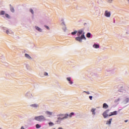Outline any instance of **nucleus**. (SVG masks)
Instances as JSON below:
<instances>
[{
    "instance_id": "nucleus-1",
    "label": "nucleus",
    "mask_w": 129,
    "mask_h": 129,
    "mask_svg": "<svg viewBox=\"0 0 129 129\" xmlns=\"http://www.w3.org/2000/svg\"><path fill=\"white\" fill-rule=\"evenodd\" d=\"M72 35H76L77 34V36L78 37H77L75 38L76 41H78V42H79L80 43H82V40H86V37H85V32H84V31L83 30H80L77 31V30H75V31L72 32Z\"/></svg>"
},
{
    "instance_id": "nucleus-27",
    "label": "nucleus",
    "mask_w": 129,
    "mask_h": 129,
    "mask_svg": "<svg viewBox=\"0 0 129 129\" xmlns=\"http://www.w3.org/2000/svg\"><path fill=\"white\" fill-rule=\"evenodd\" d=\"M119 100H120V99L118 98L115 101V102H117L119 101Z\"/></svg>"
},
{
    "instance_id": "nucleus-18",
    "label": "nucleus",
    "mask_w": 129,
    "mask_h": 129,
    "mask_svg": "<svg viewBox=\"0 0 129 129\" xmlns=\"http://www.w3.org/2000/svg\"><path fill=\"white\" fill-rule=\"evenodd\" d=\"M87 38H90L91 37V34L90 33H88L86 35Z\"/></svg>"
},
{
    "instance_id": "nucleus-29",
    "label": "nucleus",
    "mask_w": 129,
    "mask_h": 129,
    "mask_svg": "<svg viewBox=\"0 0 129 129\" xmlns=\"http://www.w3.org/2000/svg\"><path fill=\"white\" fill-rule=\"evenodd\" d=\"M89 99H90V100H92V96H89Z\"/></svg>"
},
{
    "instance_id": "nucleus-30",
    "label": "nucleus",
    "mask_w": 129,
    "mask_h": 129,
    "mask_svg": "<svg viewBox=\"0 0 129 129\" xmlns=\"http://www.w3.org/2000/svg\"><path fill=\"white\" fill-rule=\"evenodd\" d=\"M84 92H86V93L87 94H90V93H89V92H86V91H84Z\"/></svg>"
},
{
    "instance_id": "nucleus-16",
    "label": "nucleus",
    "mask_w": 129,
    "mask_h": 129,
    "mask_svg": "<svg viewBox=\"0 0 129 129\" xmlns=\"http://www.w3.org/2000/svg\"><path fill=\"white\" fill-rule=\"evenodd\" d=\"M31 106L32 107H38V106H39V105H38L37 104H34L31 105Z\"/></svg>"
},
{
    "instance_id": "nucleus-32",
    "label": "nucleus",
    "mask_w": 129,
    "mask_h": 129,
    "mask_svg": "<svg viewBox=\"0 0 129 129\" xmlns=\"http://www.w3.org/2000/svg\"><path fill=\"white\" fill-rule=\"evenodd\" d=\"M21 129H25V128L24 127V126H22Z\"/></svg>"
},
{
    "instance_id": "nucleus-21",
    "label": "nucleus",
    "mask_w": 129,
    "mask_h": 129,
    "mask_svg": "<svg viewBox=\"0 0 129 129\" xmlns=\"http://www.w3.org/2000/svg\"><path fill=\"white\" fill-rule=\"evenodd\" d=\"M6 18H7V19H10V15L8 14H5Z\"/></svg>"
},
{
    "instance_id": "nucleus-10",
    "label": "nucleus",
    "mask_w": 129,
    "mask_h": 129,
    "mask_svg": "<svg viewBox=\"0 0 129 129\" xmlns=\"http://www.w3.org/2000/svg\"><path fill=\"white\" fill-rule=\"evenodd\" d=\"M25 56L26 58L29 59V60H31V59H32V57L28 54L25 53Z\"/></svg>"
},
{
    "instance_id": "nucleus-25",
    "label": "nucleus",
    "mask_w": 129,
    "mask_h": 129,
    "mask_svg": "<svg viewBox=\"0 0 129 129\" xmlns=\"http://www.w3.org/2000/svg\"><path fill=\"white\" fill-rule=\"evenodd\" d=\"M107 2L109 4H111V3H112V0H107Z\"/></svg>"
},
{
    "instance_id": "nucleus-2",
    "label": "nucleus",
    "mask_w": 129,
    "mask_h": 129,
    "mask_svg": "<svg viewBox=\"0 0 129 129\" xmlns=\"http://www.w3.org/2000/svg\"><path fill=\"white\" fill-rule=\"evenodd\" d=\"M34 119L37 121H45V120H46V118L43 115H40L38 116H35Z\"/></svg>"
},
{
    "instance_id": "nucleus-3",
    "label": "nucleus",
    "mask_w": 129,
    "mask_h": 129,
    "mask_svg": "<svg viewBox=\"0 0 129 129\" xmlns=\"http://www.w3.org/2000/svg\"><path fill=\"white\" fill-rule=\"evenodd\" d=\"M104 15L106 18H110V16H111V13L110 11H108V10H106Z\"/></svg>"
},
{
    "instance_id": "nucleus-7",
    "label": "nucleus",
    "mask_w": 129,
    "mask_h": 129,
    "mask_svg": "<svg viewBox=\"0 0 129 129\" xmlns=\"http://www.w3.org/2000/svg\"><path fill=\"white\" fill-rule=\"evenodd\" d=\"M6 33L8 35H10V34L12 35L14 34V32L12 31V30H7Z\"/></svg>"
},
{
    "instance_id": "nucleus-28",
    "label": "nucleus",
    "mask_w": 129,
    "mask_h": 129,
    "mask_svg": "<svg viewBox=\"0 0 129 129\" xmlns=\"http://www.w3.org/2000/svg\"><path fill=\"white\" fill-rule=\"evenodd\" d=\"M45 27L47 30H50V28L48 26H45Z\"/></svg>"
},
{
    "instance_id": "nucleus-22",
    "label": "nucleus",
    "mask_w": 129,
    "mask_h": 129,
    "mask_svg": "<svg viewBox=\"0 0 129 129\" xmlns=\"http://www.w3.org/2000/svg\"><path fill=\"white\" fill-rule=\"evenodd\" d=\"M72 115H74V112H72L70 113V114L69 115L70 117H72Z\"/></svg>"
},
{
    "instance_id": "nucleus-11",
    "label": "nucleus",
    "mask_w": 129,
    "mask_h": 129,
    "mask_svg": "<svg viewBox=\"0 0 129 129\" xmlns=\"http://www.w3.org/2000/svg\"><path fill=\"white\" fill-rule=\"evenodd\" d=\"M67 79L68 81L69 82V83L70 84H73V82L72 81H71V78L69 77V78H67Z\"/></svg>"
},
{
    "instance_id": "nucleus-12",
    "label": "nucleus",
    "mask_w": 129,
    "mask_h": 129,
    "mask_svg": "<svg viewBox=\"0 0 129 129\" xmlns=\"http://www.w3.org/2000/svg\"><path fill=\"white\" fill-rule=\"evenodd\" d=\"M45 113L46 114H47V115H52V114H53V112L48 111H46Z\"/></svg>"
},
{
    "instance_id": "nucleus-19",
    "label": "nucleus",
    "mask_w": 129,
    "mask_h": 129,
    "mask_svg": "<svg viewBox=\"0 0 129 129\" xmlns=\"http://www.w3.org/2000/svg\"><path fill=\"white\" fill-rule=\"evenodd\" d=\"M95 110H96V109H91V112L93 113V114H94V115H95Z\"/></svg>"
},
{
    "instance_id": "nucleus-23",
    "label": "nucleus",
    "mask_w": 129,
    "mask_h": 129,
    "mask_svg": "<svg viewBox=\"0 0 129 129\" xmlns=\"http://www.w3.org/2000/svg\"><path fill=\"white\" fill-rule=\"evenodd\" d=\"M30 12L31 13L32 15H34V11H33V9H30Z\"/></svg>"
},
{
    "instance_id": "nucleus-34",
    "label": "nucleus",
    "mask_w": 129,
    "mask_h": 129,
    "mask_svg": "<svg viewBox=\"0 0 129 129\" xmlns=\"http://www.w3.org/2000/svg\"><path fill=\"white\" fill-rule=\"evenodd\" d=\"M128 2H129V0H127Z\"/></svg>"
},
{
    "instance_id": "nucleus-14",
    "label": "nucleus",
    "mask_w": 129,
    "mask_h": 129,
    "mask_svg": "<svg viewBox=\"0 0 129 129\" xmlns=\"http://www.w3.org/2000/svg\"><path fill=\"white\" fill-rule=\"evenodd\" d=\"M93 47L94 48H95V49H98V48H99V45L98 44H94L93 45Z\"/></svg>"
},
{
    "instance_id": "nucleus-26",
    "label": "nucleus",
    "mask_w": 129,
    "mask_h": 129,
    "mask_svg": "<svg viewBox=\"0 0 129 129\" xmlns=\"http://www.w3.org/2000/svg\"><path fill=\"white\" fill-rule=\"evenodd\" d=\"M49 124V125H54V123H53V122H50L48 123Z\"/></svg>"
},
{
    "instance_id": "nucleus-5",
    "label": "nucleus",
    "mask_w": 129,
    "mask_h": 129,
    "mask_svg": "<svg viewBox=\"0 0 129 129\" xmlns=\"http://www.w3.org/2000/svg\"><path fill=\"white\" fill-rule=\"evenodd\" d=\"M68 116H69V114H66L65 116H64L62 118H60V117H58L57 118V121H61V120H63V119H65V118H68Z\"/></svg>"
},
{
    "instance_id": "nucleus-6",
    "label": "nucleus",
    "mask_w": 129,
    "mask_h": 129,
    "mask_svg": "<svg viewBox=\"0 0 129 129\" xmlns=\"http://www.w3.org/2000/svg\"><path fill=\"white\" fill-rule=\"evenodd\" d=\"M117 114V111H114L113 112H111L110 114H109V116H111V115H116Z\"/></svg>"
},
{
    "instance_id": "nucleus-15",
    "label": "nucleus",
    "mask_w": 129,
    "mask_h": 129,
    "mask_svg": "<svg viewBox=\"0 0 129 129\" xmlns=\"http://www.w3.org/2000/svg\"><path fill=\"white\" fill-rule=\"evenodd\" d=\"M111 121H112V118H110L109 121H107L106 124H111Z\"/></svg>"
},
{
    "instance_id": "nucleus-24",
    "label": "nucleus",
    "mask_w": 129,
    "mask_h": 129,
    "mask_svg": "<svg viewBox=\"0 0 129 129\" xmlns=\"http://www.w3.org/2000/svg\"><path fill=\"white\" fill-rule=\"evenodd\" d=\"M125 103H127V102H128V98H126L125 100Z\"/></svg>"
},
{
    "instance_id": "nucleus-13",
    "label": "nucleus",
    "mask_w": 129,
    "mask_h": 129,
    "mask_svg": "<svg viewBox=\"0 0 129 129\" xmlns=\"http://www.w3.org/2000/svg\"><path fill=\"white\" fill-rule=\"evenodd\" d=\"M35 29L36 30L38 31V32H42V29L38 26H35Z\"/></svg>"
},
{
    "instance_id": "nucleus-4",
    "label": "nucleus",
    "mask_w": 129,
    "mask_h": 129,
    "mask_svg": "<svg viewBox=\"0 0 129 129\" xmlns=\"http://www.w3.org/2000/svg\"><path fill=\"white\" fill-rule=\"evenodd\" d=\"M108 112H109V109L106 110L103 113V116L104 117V118H106V117L109 116V115L107 114Z\"/></svg>"
},
{
    "instance_id": "nucleus-31",
    "label": "nucleus",
    "mask_w": 129,
    "mask_h": 129,
    "mask_svg": "<svg viewBox=\"0 0 129 129\" xmlns=\"http://www.w3.org/2000/svg\"><path fill=\"white\" fill-rule=\"evenodd\" d=\"M44 75L45 76H47V75H48V74L47 73H45Z\"/></svg>"
},
{
    "instance_id": "nucleus-17",
    "label": "nucleus",
    "mask_w": 129,
    "mask_h": 129,
    "mask_svg": "<svg viewBox=\"0 0 129 129\" xmlns=\"http://www.w3.org/2000/svg\"><path fill=\"white\" fill-rule=\"evenodd\" d=\"M6 14V12L4 11H1L0 12V16H4Z\"/></svg>"
},
{
    "instance_id": "nucleus-8",
    "label": "nucleus",
    "mask_w": 129,
    "mask_h": 129,
    "mask_svg": "<svg viewBox=\"0 0 129 129\" xmlns=\"http://www.w3.org/2000/svg\"><path fill=\"white\" fill-rule=\"evenodd\" d=\"M103 108H104L105 109L108 108V105H107V104H106L105 103H104L103 104Z\"/></svg>"
},
{
    "instance_id": "nucleus-20",
    "label": "nucleus",
    "mask_w": 129,
    "mask_h": 129,
    "mask_svg": "<svg viewBox=\"0 0 129 129\" xmlns=\"http://www.w3.org/2000/svg\"><path fill=\"white\" fill-rule=\"evenodd\" d=\"M36 128H40V127H41V125H40L39 124H37L36 125Z\"/></svg>"
},
{
    "instance_id": "nucleus-9",
    "label": "nucleus",
    "mask_w": 129,
    "mask_h": 129,
    "mask_svg": "<svg viewBox=\"0 0 129 129\" xmlns=\"http://www.w3.org/2000/svg\"><path fill=\"white\" fill-rule=\"evenodd\" d=\"M10 7L11 12H12V13H15V9H14V7L12 6V5H10Z\"/></svg>"
},
{
    "instance_id": "nucleus-33",
    "label": "nucleus",
    "mask_w": 129,
    "mask_h": 129,
    "mask_svg": "<svg viewBox=\"0 0 129 129\" xmlns=\"http://www.w3.org/2000/svg\"><path fill=\"white\" fill-rule=\"evenodd\" d=\"M124 121H125V122H127V120H126Z\"/></svg>"
}]
</instances>
